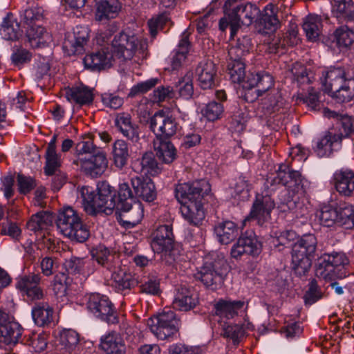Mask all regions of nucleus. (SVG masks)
Listing matches in <instances>:
<instances>
[{"mask_svg": "<svg viewBox=\"0 0 354 354\" xmlns=\"http://www.w3.org/2000/svg\"><path fill=\"white\" fill-rule=\"evenodd\" d=\"M224 109L221 103L211 102L202 110V114L209 121L220 119L223 113Z\"/></svg>", "mask_w": 354, "mask_h": 354, "instance_id": "nucleus-55", "label": "nucleus"}, {"mask_svg": "<svg viewBox=\"0 0 354 354\" xmlns=\"http://www.w3.org/2000/svg\"><path fill=\"white\" fill-rule=\"evenodd\" d=\"M189 45L188 33L185 31L182 34L181 39L178 44V49L174 53L171 58V65L173 70L178 69L185 60Z\"/></svg>", "mask_w": 354, "mask_h": 354, "instance_id": "nucleus-44", "label": "nucleus"}, {"mask_svg": "<svg viewBox=\"0 0 354 354\" xmlns=\"http://www.w3.org/2000/svg\"><path fill=\"white\" fill-rule=\"evenodd\" d=\"M169 16L165 13L152 17L149 20L148 26L151 36L155 37L158 30L162 29L169 23Z\"/></svg>", "mask_w": 354, "mask_h": 354, "instance_id": "nucleus-61", "label": "nucleus"}, {"mask_svg": "<svg viewBox=\"0 0 354 354\" xmlns=\"http://www.w3.org/2000/svg\"><path fill=\"white\" fill-rule=\"evenodd\" d=\"M147 325L159 339H169L178 331L180 322L171 309H165L158 315L147 319Z\"/></svg>", "mask_w": 354, "mask_h": 354, "instance_id": "nucleus-6", "label": "nucleus"}, {"mask_svg": "<svg viewBox=\"0 0 354 354\" xmlns=\"http://www.w3.org/2000/svg\"><path fill=\"white\" fill-rule=\"evenodd\" d=\"M341 142L342 136L339 133L327 131L316 142L314 149L319 157L329 156L341 147Z\"/></svg>", "mask_w": 354, "mask_h": 354, "instance_id": "nucleus-18", "label": "nucleus"}, {"mask_svg": "<svg viewBox=\"0 0 354 354\" xmlns=\"http://www.w3.org/2000/svg\"><path fill=\"white\" fill-rule=\"evenodd\" d=\"M88 37V28L77 26L73 32H68L65 36L63 42V50L65 54L71 56L83 53Z\"/></svg>", "mask_w": 354, "mask_h": 354, "instance_id": "nucleus-13", "label": "nucleus"}, {"mask_svg": "<svg viewBox=\"0 0 354 354\" xmlns=\"http://www.w3.org/2000/svg\"><path fill=\"white\" fill-rule=\"evenodd\" d=\"M84 211L89 215H110L116 207L113 187L106 182L98 185L97 193L92 187L84 186L78 192Z\"/></svg>", "mask_w": 354, "mask_h": 354, "instance_id": "nucleus-2", "label": "nucleus"}, {"mask_svg": "<svg viewBox=\"0 0 354 354\" xmlns=\"http://www.w3.org/2000/svg\"><path fill=\"white\" fill-rule=\"evenodd\" d=\"M244 303L241 301L219 300L214 304L216 315L227 319L233 318L238 315V312L243 307Z\"/></svg>", "mask_w": 354, "mask_h": 354, "instance_id": "nucleus-35", "label": "nucleus"}, {"mask_svg": "<svg viewBox=\"0 0 354 354\" xmlns=\"http://www.w3.org/2000/svg\"><path fill=\"white\" fill-rule=\"evenodd\" d=\"M348 79L343 68L334 67L324 71L320 80L325 91L332 93Z\"/></svg>", "mask_w": 354, "mask_h": 354, "instance_id": "nucleus-20", "label": "nucleus"}, {"mask_svg": "<svg viewBox=\"0 0 354 354\" xmlns=\"http://www.w3.org/2000/svg\"><path fill=\"white\" fill-rule=\"evenodd\" d=\"M26 35L30 46L33 48L45 47L53 41L52 35L40 25L28 28Z\"/></svg>", "mask_w": 354, "mask_h": 354, "instance_id": "nucleus-31", "label": "nucleus"}, {"mask_svg": "<svg viewBox=\"0 0 354 354\" xmlns=\"http://www.w3.org/2000/svg\"><path fill=\"white\" fill-rule=\"evenodd\" d=\"M317 239L315 235L312 234H304L301 238L294 244V246H299V248L304 252H307V254H314L317 248Z\"/></svg>", "mask_w": 354, "mask_h": 354, "instance_id": "nucleus-56", "label": "nucleus"}, {"mask_svg": "<svg viewBox=\"0 0 354 354\" xmlns=\"http://www.w3.org/2000/svg\"><path fill=\"white\" fill-rule=\"evenodd\" d=\"M122 9L119 0H100L97 3L95 19L97 21H106L115 18Z\"/></svg>", "mask_w": 354, "mask_h": 354, "instance_id": "nucleus-27", "label": "nucleus"}, {"mask_svg": "<svg viewBox=\"0 0 354 354\" xmlns=\"http://www.w3.org/2000/svg\"><path fill=\"white\" fill-rule=\"evenodd\" d=\"M113 286L118 290H124L131 288L135 285V281L130 272H127L126 268L118 267L111 274Z\"/></svg>", "mask_w": 354, "mask_h": 354, "instance_id": "nucleus-41", "label": "nucleus"}, {"mask_svg": "<svg viewBox=\"0 0 354 354\" xmlns=\"http://www.w3.org/2000/svg\"><path fill=\"white\" fill-rule=\"evenodd\" d=\"M210 191L209 183L203 179L176 185L175 194L183 205L180 208L182 216L190 225L198 226L202 223L205 218L202 201Z\"/></svg>", "mask_w": 354, "mask_h": 354, "instance_id": "nucleus-1", "label": "nucleus"}, {"mask_svg": "<svg viewBox=\"0 0 354 354\" xmlns=\"http://www.w3.org/2000/svg\"><path fill=\"white\" fill-rule=\"evenodd\" d=\"M136 198H141L147 202H151L156 198V192L153 183L149 178L136 176L131 178Z\"/></svg>", "mask_w": 354, "mask_h": 354, "instance_id": "nucleus-22", "label": "nucleus"}, {"mask_svg": "<svg viewBox=\"0 0 354 354\" xmlns=\"http://www.w3.org/2000/svg\"><path fill=\"white\" fill-rule=\"evenodd\" d=\"M99 348L103 354H127L124 339L115 331L109 332L100 337Z\"/></svg>", "mask_w": 354, "mask_h": 354, "instance_id": "nucleus-17", "label": "nucleus"}, {"mask_svg": "<svg viewBox=\"0 0 354 354\" xmlns=\"http://www.w3.org/2000/svg\"><path fill=\"white\" fill-rule=\"evenodd\" d=\"M222 335L232 339L234 344H238L244 337V329L239 324L224 325Z\"/></svg>", "mask_w": 354, "mask_h": 354, "instance_id": "nucleus-60", "label": "nucleus"}, {"mask_svg": "<svg viewBox=\"0 0 354 354\" xmlns=\"http://www.w3.org/2000/svg\"><path fill=\"white\" fill-rule=\"evenodd\" d=\"M56 225L63 235L77 242H84L90 235L78 213L71 207H64L59 212Z\"/></svg>", "mask_w": 354, "mask_h": 354, "instance_id": "nucleus-4", "label": "nucleus"}, {"mask_svg": "<svg viewBox=\"0 0 354 354\" xmlns=\"http://www.w3.org/2000/svg\"><path fill=\"white\" fill-rule=\"evenodd\" d=\"M303 180L299 171L294 170L287 165H281L273 178L274 184H281L289 189L295 190L299 188Z\"/></svg>", "mask_w": 354, "mask_h": 354, "instance_id": "nucleus-19", "label": "nucleus"}, {"mask_svg": "<svg viewBox=\"0 0 354 354\" xmlns=\"http://www.w3.org/2000/svg\"><path fill=\"white\" fill-rule=\"evenodd\" d=\"M54 311L47 302L37 304L32 309L35 323L39 326L48 325L53 321Z\"/></svg>", "mask_w": 354, "mask_h": 354, "instance_id": "nucleus-36", "label": "nucleus"}, {"mask_svg": "<svg viewBox=\"0 0 354 354\" xmlns=\"http://www.w3.org/2000/svg\"><path fill=\"white\" fill-rule=\"evenodd\" d=\"M247 82L250 88L257 87L256 92L258 97L274 89L273 77L266 72L251 73L248 77Z\"/></svg>", "mask_w": 354, "mask_h": 354, "instance_id": "nucleus-25", "label": "nucleus"}, {"mask_svg": "<svg viewBox=\"0 0 354 354\" xmlns=\"http://www.w3.org/2000/svg\"><path fill=\"white\" fill-rule=\"evenodd\" d=\"M218 241L222 244H228L239 235L237 225L231 221L218 223L214 228Z\"/></svg>", "mask_w": 354, "mask_h": 354, "instance_id": "nucleus-29", "label": "nucleus"}, {"mask_svg": "<svg viewBox=\"0 0 354 354\" xmlns=\"http://www.w3.org/2000/svg\"><path fill=\"white\" fill-rule=\"evenodd\" d=\"M198 303L197 295L193 290L186 286H180L176 290L172 304L178 310L188 311L194 308Z\"/></svg>", "mask_w": 354, "mask_h": 354, "instance_id": "nucleus-21", "label": "nucleus"}, {"mask_svg": "<svg viewBox=\"0 0 354 354\" xmlns=\"http://www.w3.org/2000/svg\"><path fill=\"white\" fill-rule=\"evenodd\" d=\"M0 34L6 40H16L21 35L19 24L12 14H8L3 19Z\"/></svg>", "mask_w": 354, "mask_h": 354, "instance_id": "nucleus-40", "label": "nucleus"}, {"mask_svg": "<svg viewBox=\"0 0 354 354\" xmlns=\"http://www.w3.org/2000/svg\"><path fill=\"white\" fill-rule=\"evenodd\" d=\"M154 149L158 158L165 163L169 164L176 158V148L168 140H155Z\"/></svg>", "mask_w": 354, "mask_h": 354, "instance_id": "nucleus-39", "label": "nucleus"}, {"mask_svg": "<svg viewBox=\"0 0 354 354\" xmlns=\"http://www.w3.org/2000/svg\"><path fill=\"white\" fill-rule=\"evenodd\" d=\"M41 276L39 273L30 272L17 278L16 288L22 297L29 301H37L45 298L46 293L41 286Z\"/></svg>", "mask_w": 354, "mask_h": 354, "instance_id": "nucleus-8", "label": "nucleus"}, {"mask_svg": "<svg viewBox=\"0 0 354 354\" xmlns=\"http://www.w3.org/2000/svg\"><path fill=\"white\" fill-rule=\"evenodd\" d=\"M22 335V328L15 322L1 323L0 325V341L7 344H16Z\"/></svg>", "mask_w": 354, "mask_h": 354, "instance_id": "nucleus-37", "label": "nucleus"}, {"mask_svg": "<svg viewBox=\"0 0 354 354\" xmlns=\"http://www.w3.org/2000/svg\"><path fill=\"white\" fill-rule=\"evenodd\" d=\"M91 265V260H85L80 258L69 259L65 262V267L68 273H89L91 270L89 269Z\"/></svg>", "mask_w": 354, "mask_h": 354, "instance_id": "nucleus-53", "label": "nucleus"}, {"mask_svg": "<svg viewBox=\"0 0 354 354\" xmlns=\"http://www.w3.org/2000/svg\"><path fill=\"white\" fill-rule=\"evenodd\" d=\"M78 342V334L73 330H65L60 334L59 343L62 346L61 349H64L66 352L71 353L75 351Z\"/></svg>", "mask_w": 354, "mask_h": 354, "instance_id": "nucleus-50", "label": "nucleus"}, {"mask_svg": "<svg viewBox=\"0 0 354 354\" xmlns=\"http://www.w3.org/2000/svg\"><path fill=\"white\" fill-rule=\"evenodd\" d=\"M113 159L115 167L122 169L127 163L129 149L127 143L122 140H116L113 145Z\"/></svg>", "mask_w": 354, "mask_h": 354, "instance_id": "nucleus-43", "label": "nucleus"}, {"mask_svg": "<svg viewBox=\"0 0 354 354\" xmlns=\"http://www.w3.org/2000/svg\"><path fill=\"white\" fill-rule=\"evenodd\" d=\"M332 13L338 19L354 21V7L351 0H331Z\"/></svg>", "mask_w": 354, "mask_h": 354, "instance_id": "nucleus-38", "label": "nucleus"}, {"mask_svg": "<svg viewBox=\"0 0 354 354\" xmlns=\"http://www.w3.org/2000/svg\"><path fill=\"white\" fill-rule=\"evenodd\" d=\"M335 268L329 263L327 259L323 256L319 262L318 263L316 270L315 274L317 277L322 278L325 280H333L337 278V272Z\"/></svg>", "mask_w": 354, "mask_h": 354, "instance_id": "nucleus-52", "label": "nucleus"}, {"mask_svg": "<svg viewBox=\"0 0 354 354\" xmlns=\"http://www.w3.org/2000/svg\"><path fill=\"white\" fill-rule=\"evenodd\" d=\"M269 92L262 100V104L263 109H266L268 112H272L274 111L279 106L281 95L276 89H272Z\"/></svg>", "mask_w": 354, "mask_h": 354, "instance_id": "nucleus-62", "label": "nucleus"}, {"mask_svg": "<svg viewBox=\"0 0 354 354\" xmlns=\"http://www.w3.org/2000/svg\"><path fill=\"white\" fill-rule=\"evenodd\" d=\"M245 52L240 48L239 44L231 47L229 50L231 62L228 64V71L230 80L234 83H241L245 79V64L241 60V57Z\"/></svg>", "mask_w": 354, "mask_h": 354, "instance_id": "nucleus-15", "label": "nucleus"}, {"mask_svg": "<svg viewBox=\"0 0 354 354\" xmlns=\"http://www.w3.org/2000/svg\"><path fill=\"white\" fill-rule=\"evenodd\" d=\"M135 194L131 190L127 183H122L119 185L118 201L116 202V207H120L126 202L132 203L134 201Z\"/></svg>", "mask_w": 354, "mask_h": 354, "instance_id": "nucleus-63", "label": "nucleus"}, {"mask_svg": "<svg viewBox=\"0 0 354 354\" xmlns=\"http://www.w3.org/2000/svg\"><path fill=\"white\" fill-rule=\"evenodd\" d=\"M175 88L180 97L185 100L190 99L194 94L193 73L189 71L179 78Z\"/></svg>", "mask_w": 354, "mask_h": 354, "instance_id": "nucleus-47", "label": "nucleus"}, {"mask_svg": "<svg viewBox=\"0 0 354 354\" xmlns=\"http://www.w3.org/2000/svg\"><path fill=\"white\" fill-rule=\"evenodd\" d=\"M334 185L342 196H351L354 191V172L352 170H338L333 175Z\"/></svg>", "mask_w": 354, "mask_h": 354, "instance_id": "nucleus-24", "label": "nucleus"}, {"mask_svg": "<svg viewBox=\"0 0 354 354\" xmlns=\"http://www.w3.org/2000/svg\"><path fill=\"white\" fill-rule=\"evenodd\" d=\"M217 69L211 60H204L198 64L196 75L200 86L203 89L212 88L215 84Z\"/></svg>", "mask_w": 354, "mask_h": 354, "instance_id": "nucleus-23", "label": "nucleus"}, {"mask_svg": "<svg viewBox=\"0 0 354 354\" xmlns=\"http://www.w3.org/2000/svg\"><path fill=\"white\" fill-rule=\"evenodd\" d=\"M325 259L333 266L337 272V278L342 279L346 276L345 266L349 263L346 254L343 252H333L324 255Z\"/></svg>", "mask_w": 354, "mask_h": 354, "instance_id": "nucleus-45", "label": "nucleus"}, {"mask_svg": "<svg viewBox=\"0 0 354 354\" xmlns=\"http://www.w3.org/2000/svg\"><path fill=\"white\" fill-rule=\"evenodd\" d=\"M330 39L340 51L346 50L354 46V30L347 26H341L334 30Z\"/></svg>", "mask_w": 354, "mask_h": 354, "instance_id": "nucleus-26", "label": "nucleus"}, {"mask_svg": "<svg viewBox=\"0 0 354 354\" xmlns=\"http://www.w3.org/2000/svg\"><path fill=\"white\" fill-rule=\"evenodd\" d=\"M274 207V201L269 196H257L253 203L249 216L243 221V224L251 218L262 225L268 220L270 212Z\"/></svg>", "mask_w": 354, "mask_h": 354, "instance_id": "nucleus-16", "label": "nucleus"}, {"mask_svg": "<svg viewBox=\"0 0 354 354\" xmlns=\"http://www.w3.org/2000/svg\"><path fill=\"white\" fill-rule=\"evenodd\" d=\"M75 149L79 155L84 153L95 154L99 150L93 145L92 135L90 133L82 136V140L77 143Z\"/></svg>", "mask_w": 354, "mask_h": 354, "instance_id": "nucleus-57", "label": "nucleus"}, {"mask_svg": "<svg viewBox=\"0 0 354 354\" xmlns=\"http://www.w3.org/2000/svg\"><path fill=\"white\" fill-rule=\"evenodd\" d=\"M140 290L147 295H157L160 292V282L156 278H148L141 283Z\"/></svg>", "mask_w": 354, "mask_h": 354, "instance_id": "nucleus-64", "label": "nucleus"}, {"mask_svg": "<svg viewBox=\"0 0 354 354\" xmlns=\"http://www.w3.org/2000/svg\"><path fill=\"white\" fill-rule=\"evenodd\" d=\"M322 18L317 15H308L304 20L303 29L308 41H316L322 30Z\"/></svg>", "mask_w": 354, "mask_h": 354, "instance_id": "nucleus-32", "label": "nucleus"}, {"mask_svg": "<svg viewBox=\"0 0 354 354\" xmlns=\"http://www.w3.org/2000/svg\"><path fill=\"white\" fill-rule=\"evenodd\" d=\"M53 218L51 214L48 212H39L33 215L28 221L27 228L33 232H37L46 229L51 225Z\"/></svg>", "mask_w": 354, "mask_h": 354, "instance_id": "nucleus-49", "label": "nucleus"}, {"mask_svg": "<svg viewBox=\"0 0 354 354\" xmlns=\"http://www.w3.org/2000/svg\"><path fill=\"white\" fill-rule=\"evenodd\" d=\"M277 8L273 4L270 3L265 7L259 22V26L263 27V30L260 28V31L268 33L277 28L279 21L277 16Z\"/></svg>", "mask_w": 354, "mask_h": 354, "instance_id": "nucleus-34", "label": "nucleus"}, {"mask_svg": "<svg viewBox=\"0 0 354 354\" xmlns=\"http://www.w3.org/2000/svg\"><path fill=\"white\" fill-rule=\"evenodd\" d=\"M21 21L27 26V29L38 26L39 24H37V23L43 19V16L39 10L35 8L26 9L21 15Z\"/></svg>", "mask_w": 354, "mask_h": 354, "instance_id": "nucleus-59", "label": "nucleus"}, {"mask_svg": "<svg viewBox=\"0 0 354 354\" xmlns=\"http://www.w3.org/2000/svg\"><path fill=\"white\" fill-rule=\"evenodd\" d=\"M151 246L156 253L168 257L167 261L172 263L178 260L180 251L174 243L173 228L171 225H159L151 234Z\"/></svg>", "mask_w": 354, "mask_h": 354, "instance_id": "nucleus-5", "label": "nucleus"}, {"mask_svg": "<svg viewBox=\"0 0 354 354\" xmlns=\"http://www.w3.org/2000/svg\"><path fill=\"white\" fill-rule=\"evenodd\" d=\"M227 270V261L223 257H217L212 261L205 260L203 266L195 274V278L205 286L212 287L223 283Z\"/></svg>", "mask_w": 354, "mask_h": 354, "instance_id": "nucleus-7", "label": "nucleus"}, {"mask_svg": "<svg viewBox=\"0 0 354 354\" xmlns=\"http://www.w3.org/2000/svg\"><path fill=\"white\" fill-rule=\"evenodd\" d=\"M112 55L104 50L86 55L83 62L85 67L91 71H101L111 65Z\"/></svg>", "mask_w": 354, "mask_h": 354, "instance_id": "nucleus-28", "label": "nucleus"}, {"mask_svg": "<svg viewBox=\"0 0 354 354\" xmlns=\"http://www.w3.org/2000/svg\"><path fill=\"white\" fill-rule=\"evenodd\" d=\"M313 255L307 254L299 248V246L292 247V266L295 272L299 275L305 274L310 268Z\"/></svg>", "mask_w": 354, "mask_h": 354, "instance_id": "nucleus-30", "label": "nucleus"}, {"mask_svg": "<svg viewBox=\"0 0 354 354\" xmlns=\"http://www.w3.org/2000/svg\"><path fill=\"white\" fill-rule=\"evenodd\" d=\"M149 123L151 130L156 136V140L169 138L174 136L178 129L175 119L162 111L151 116Z\"/></svg>", "mask_w": 354, "mask_h": 354, "instance_id": "nucleus-11", "label": "nucleus"}, {"mask_svg": "<svg viewBox=\"0 0 354 354\" xmlns=\"http://www.w3.org/2000/svg\"><path fill=\"white\" fill-rule=\"evenodd\" d=\"M77 165L86 174L91 177H98L106 171L108 160L106 153L102 150H98L89 159L78 158Z\"/></svg>", "mask_w": 354, "mask_h": 354, "instance_id": "nucleus-14", "label": "nucleus"}, {"mask_svg": "<svg viewBox=\"0 0 354 354\" xmlns=\"http://www.w3.org/2000/svg\"><path fill=\"white\" fill-rule=\"evenodd\" d=\"M337 212V223L340 225H345L347 228H351L354 214V206L350 204H339L336 207Z\"/></svg>", "mask_w": 354, "mask_h": 354, "instance_id": "nucleus-51", "label": "nucleus"}, {"mask_svg": "<svg viewBox=\"0 0 354 354\" xmlns=\"http://www.w3.org/2000/svg\"><path fill=\"white\" fill-rule=\"evenodd\" d=\"M118 209L127 213V217L129 220L125 223L128 227H133L137 225L141 221L144 216L143 207L140 203H135L133 205L132 203L126 202Z\"/></svg>", "mask_w": 354, "mask_h": 354, "instance_id": "nucleus-42", "label": "nucleus"}, {"mask_svg": "<svg viewBox=\"0 0 354 354\" xmlns=\"http://www.w3.org/2000/svg\"><path fill=\"white\" fill-rule=\"evenodd\" d=\"M146 49L145 40L133 33L120 32L114 37L111 42L113 57L122 62L133 59L134 62L138 63L146 57Z\"/></svg>", "mask_w": 354, "mask_h": 354, "instance_id": "nucleus-3", "label": "nucleus"}, {"mask_svg": "<svg viewBox=\"0 0 354 354\" xmlns=\"http://www.w3.org/2000/svg\"><path fill=\"white\" fill-rule=\"evenodd\" d=\"M320 223L326 227H331L337 223L338 217L336 207L324 206L317 214Z\"/></svg>", "mask_w": 354, "mask_h": 354, "instance_id": "nucleus-54", "label": "nucleus"}, {"mask_svg": "<svg viewBox=\"0 0 354 354\" xmlns=\"http://www.w3.org/2000/svg\"><path fill=\"white\" fill-rule=\"evenodd\" d=\"M262 250V243L253 232H246L241 236L231 248V257L238 259L244 254L257 257Z\"/></svg>", "mask_w": 354, "mask_h": 354, "instance_id": "nucleus-12", "label": "nucleus"}, {"mask_svg": "<svg viewBox=\"0 0 354 354\" xmlns=\"http://www.w3.org/2000/svg\"><path fill=\"white\" fill-rule=\"evenodd\" d=\"M86 307L88 310L96 317L108 324L118 322V317L113 305L105 295L98 293L91 294L88 297Z\"/></svg>", "mask_w": 354, "mask_h": 354, "instance_id": "nucleus-9", "label": "nucleus"}, {"mask_svg": "<svg viewBox=\"0 0 354 354\" xmlns=\"http://www.w3.org/2000/svg\"><path fill=\"white\" fill-rule=\"evenodd\" d=\"M332 97L338 102L346 103L354 99V79L350 78L332 93Z\"/></svg>", "mask_w": 354, "mask_h": 354, "instance_id": "nucleus-46", "label": "nucleus"}, {"mask_svg": "<svg viewBox=\"0 0 354 354\" xmlns=\"http://www.w3.org/2000/svg\"><path fill=\"white\" fill-rule=\"evenodd\" d=\"M69 96L72 100L80 105L88 104L93 100V90L84 85L73 88Z\"/></svg>", "mask_w": 354, "mask_h": 354, "instance_id": "nucleus-48", "label": "nucleus"}, {"mask_svg": "<svg viewBox=\"0 0 354 354\" xmlns=\"http://www.w3.org/2000/svg\"><path fill=\"white\" fill-rule=\"evenodd\" d=\"M259 12V8L250 3L236 5L226 12L230 20L231 36L236 34L241 24L250 25Z\"/></svg>", "mask_w": 354, "mask_h": 354, "instance_id": "nucleus-10", "label": "nucleus"}, {"mask_svg": "<svg viewBox=\"0 0 354 354\" xmlns=\"http://www.w3.org/2000/svg\"><path fill=\"white\" fill-rule=\"evenodd\" d=\"M67 277L64 273L56 274L52 283L53 290L57 298H62L67 293Z\"/></svg>", "mask_w": 354, "mask_h": 354, "instance_id": "nucleus-58", "label": "nucleus"}, {"mask_svg": "<svg viewBox=\"0 0 354 354\" xmlns=\"http://www.w3.org/2000/svg\"><path fill=\"white\" fill-rule=\"evenodd\" d=\"M115 126L122 135L132 141L139 139L137 128L132 124L131 116L128 113H119L115 120Z\"/></svg>", "mask_w": 354, "mask_h": 354, "instance_id": "nucleus-33", "label": "nucleus"}]
</instances>
